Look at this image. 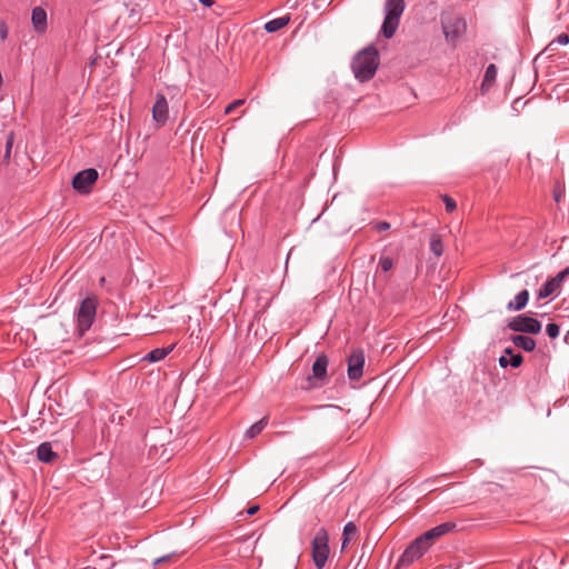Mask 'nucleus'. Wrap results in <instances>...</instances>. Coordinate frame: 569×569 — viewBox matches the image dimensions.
Listing matches in <instances>:
<instances>
[{
	"label": "nucleus",
	"mask_w": 569,
	"mask_h": 569,
	"mask_svg": "<svg viewBox=\"0 0 569 569\" xmlns=\"http://www.w3.org/2000/svg\"><path fill=\"white\" fill-rule=\"evenodd\" d=\"M379 57L375 47H368L360 51L352 61V70L361 82L370 80L378 68Z\"/></svg>",
	"instance_id": "1"
},
{
	"label": "nucleus",
	"mask_w": 569,
	"mask_h": 569,
	"mask_svg": "<svg viewBox=\"0 0 569 569\" xmlns=\"http://www.w3.org/2000/svg\"><path fill=\"white\" fill-rule=\"evenodd\" d=\"M405 8L406 3L403 0H386V17L381 27V32L387 39L392 38L396 33Z\"/></svg>",
	"instance_id": "2"
},
{
	"label": "nucleus",
	"mask_w": 569,
	"mask_h": 569,
	"mask_svg": "<svg viewBox=\"0 0 569 569\" xmlns=\"http://www.w3.org/2000/svg\"><path fill=\"white\" fill-rule=\"evenodd\" d=\"M329 553V535L325 528H321L317 531L311 542L312 560L318 569H322L326 566Z\"/></svg>",
	"instance_id": "3"
},
{
	"label": "nucleus",
	"mask_w": 569,
	"mask_h": 569,
	"mask_svg": "<svg viewBox=\"0 0 569 569\" xmlns=\"http://www.w3.org/2000/svg\"><path fill=\"white\" fill-rule=\"evenodd\" d=\"M465 20L456 14H447L442 18V29L448 41L455 42L466 32Z\"/></svg>",
	"instance_id": "4"
},
{
	"label": "nucleus",
	"mask_w": 569,
	"mask_h": 569,
	"mask_svg": "<svg viewBox=\"0 0 569 569\" xmlns=\"http://www.w3.org/2000/svg\"><path fill=\"white\" fill-rule=\"evenodd\" d=\"M96 311L97 301L93 298H87L81 302L77 315L79 331L81 335L91 327L96 317Z\"/></svg>",
	"instance_id": "5"
},
{
	"label": "nucleus",
	"mask_w": 569,
	"mask_h": 569,
	"mask_svg": "<svg viewBox=\"0 0 569 569\" xmlns=\"http://www.w3.org/2000/svg\"><path fill=\"white\" fill-rule=\"evenodd\" d=\"M430 548V542H427L422 536L418 537L402 553L399 566H409L415 560L422 557V555Z\"/></svg>",
	"instance_id": "6"
},
{
	"label": "nucleus",
	"mask_w": 569,
	"mask_h": 569,
	"mask_svg": "<svg viewBox=\"0 0 569 569\" xmlns=\"http://www.w3.org/2000/svg\"><path fill=\"white\" fill-rule=\"evenodd\" d=\"M508 327L513 331L533 335L539 333L541 330V323L537 319L525 315L515 317Z\"/></svg>",
	"instance_id": "7"
},
{
	"label": "nucleus",
	"mask_w": 569,
	"mask_h": 569,
	"mask_svg": "<svg viewBox=\"0 0 569 569\" xmlns=\"http://www.w3.org/2000/svg\"><path fill=\"white\" fill-rule=\"evenodd\" d=\"M98 179V171L96 169H84L80 172H78L72 180L73 188L81 192V193H88L91 190L92 184Z\"/></svg>",
	"instance_id": "8"
},
{
	"label": "nucleus",
	"mask_w": 569,
	"mask_h": 569,
	"mask_svg": "<svg viewBox=\"0 0 569 569\" xmlns=\"http://www.w3.org/2000/svg\"><path fill=\"white\" fill-rule=\"evenodd\" d=\"M365 365V353L360 349H356L348 358V377L350 380H359L362 377Z\"/></svg>",
	"instance_id": "9"
},
{
	"label": "nucleus",
	"mask_w": 569,
	"mask_h": 569,
	"mask_svg": "<svg viewBox=\"0 0 569 569\" xmlns=\"http://www.w3.org/2000/svg\"><path fill=\"white\" fill-rule=\"evenodd\" d=\"M569 276V267L560 271L555 278L548 280L545 286L539 290L538 298L545 299L551 295L557 293L565 279Z\"/></svg>",
	"instance_id": "10"
},
{
	"label": "nucleus",
	"mask_w": 569,
	"mask_h": 569,
	"mask_svg": "<svg viewBox=\"0 0 569 569\" xmlns=\"http://www.w3.org/2000/svg\"><path fill=\"white\" fill-rule=\"evenodd\" d=\"M169 116L168 102L163 94H158L152 107V119L159 127L163 126Z\"/></svg>",
	"instance_id": "11"
},
{
	"label": "nucleus",
	"mask_w": 569,
	"mask_h": 569,
	"mask_svg": "<svg viewBox=\"0 0 569 569\" xmlns=\"http://www.w3.org/2000/svg\"><path fill=\"white\" fill-rule=\"evenodd\" d=\"M328 358L326 355H320L317 357L316 361L312 365V377H308L307 381L309 382L308 388L312 386L311 380H323L327 376L328 368Z\"/></svg>",
	"instance_id": "12"
},
{
	"label": "nucleus",
	"mask_w": 569,
	"mask_h": 569,
	"mask_svg": "<svg viewBox=\"0 0 569 569\" xmlns=\"http://www.w3.org/2000/svg\"><path fill=\"white\" fill-rule=\"evenodd\" d=\"M455 523L452 522H445V523H441L428 531H426L423 535H421L423 537V539L427 540V542H430V545L432 543L433 540L442 537L443 535L450 532L453 528H455Z\"/></svg>",
	"instance_id": "13"
},
{
	"label": "nucleus",
	"mask_w": 569,
	"mask_h": 569,
	"mask_svg": "<svg viewBox=\"0 0 569 569\" xmlns=\"http://www.w3.org/2000/svg\"><path fill=\"white\" fill-rule=\"evenodd\" d=\"M31 20L37 31L43 32L47 29V12L41 7H36L32 10Z\"/></svg>",
	"instance_id": "14"
},
{
	"label": "nucleus",
	"mask_w": 569,
	"mask_h": 569,
	"mask_svg": "<svg viewBox=\"0 0 569 569\" xmlns=\"http://www.w3.org/2000/svg\"><path fill=\"white\" fill-rule=\"evenodd\" d=\"M358 537V528L357 526L350 521L348 522L345 528H343V532H342V545H341V550H346L350 542L356 540Z\"/></svg>",
	"instance_id": "15"
},
{
	"label": "nucleus",
	"mask_w": 569,
	"mask_h": 569,
	"mask_svg": "<svg viewBox=\"0 0 569 569\" xmlns=\"http://www.w3.org/2000/svg\"><path fill=\"white\" fill-rule=\"evenodd\" d=\"M172 349L173 346L153 349L143 357V360L148 362H158L166 358Z\"/></svg>",
	"instance_id": "16"
},
{
	"label": "nucleus",
	"mask_w": 569,
	"mask_h": 569,
	"mask_svg": "<svg viewBox=\"0 0 569 569\" xmlns=\"http://www.w3.org/2000/svg\"><path fill=\"white\" fill-rule=\"evenodd\" d=\"M37 456L43 462H51L57 458V453L52 451L51 445L48 442H43L38 447Z\"/></svg>",
	"instance_id": "17"
},
{
	"label": "nucleus",
	"mask_w": 569,
	"mask_h": 569,
	"mask_svg": "<svg viewBox=\"0 0 569 569\" xmlns=\"http://www.w3.org/2000/svg\"><path fill=\"white\" fill-rule=\"evenodd\" d=\"M511 340L516 347L521 348L526 351H532L536 348V341L527 336H513Z\"/></svg>",
	"instance_id": "18"
},
{
	"label": "nucleus",
	"mask_w": 569,
	"mask_h": 569,
	"mask_svg": "<svg viewBox=\"0 0 569 569\" xmlns=\"http://www.w3.org/2000/svg\"><path fill=\"white\" fill-rule=\"evenodd\" d=\"M528 300H529L528 290H522L516 296L513 301H510L508 303V309L509 310H521L526 307Z\"/></svg>",
	"instance_id": "19"
},
{
	"label": "nucleus",
	"mask_w": 569,
	"mask_h": 569,
	"mask_svg": "<svg viewBox=\"0 0 569 569\" xmlns=\"http://www.w3.org/2000/svg\"><path fill=\"white\" fill-rule=\"evenodd\" d=\"M506 353L510 356V358H507V356H502L499 359V363L501 367H507L510 365L513 368H518L522 362V356L521 355H513L511 349H507Z\"/></svg>",
	"instance_id": "20"
},
{
	"label": "nucleus",
	"mask_w": 569,
	"mask_h": 569,
	"mask_svg": "<svg viewBox=\"0 0 569 569\" xmlns=\"http://www.w3.org/2000/svg\"><path fill=\"white\" fill-rule=\"evenodd\" d=\"M289 21H290V18L288 16L280 17V18L268 21L264 24V29L267 32H276V31L282 29L283 27H286L289 23Z\"/></svg>",
	"instance_id": "21"
},
{
	"label": "nucleus",
	"mask_w": 569,
	"mask_h": 569,
	"mask_svg": "<svg viewBox=\"0 0 569 569\" xmlns=\"http://www.w3.org/2000/svg\"><path fill=\"white\" fill-rule=\"evenodd\" d=\"M268 425V418L263 417L258 422L253 423L246 432V436L250 439L258 436Z\"/></svg>",
	"instance_id": "22"
},
{
	"label": "nucleus",
	"mask_w": 569,
	"mask_h": 569,
	"mask_svg": "<svg viewBox=\"0 0 569 569\" xmlns=\"http://www.w3.org/2000/svg\"><path fill=\"white\" fill-rule=\"evenodd\" d=\"M496 77H497V68L495 64H489L487 67V70H486V73H485V77H483V81H482V89L486 88V87H490L495 80H496Z\"/></svg>",
	"instance_id": "23"
},
{
	"label": "nucleus",
	"mask_w": 569,
	"mask_h": 569,
	"mask_svg": "<svg viewBox=\"0 0 569 569\" xmlns=\"http://www.w3.org/2000/svg\"><path fill=\"white\" fill-rule=\"evenodd\" d=\"M430 249L437 256L440 257L443 252V244L439 234L433 233L430 238Z\"/></svg>",
	"instance_id": "24"
},
{
	"label": "nucleus",
	"mask_w": 569,
	"mask_h": 569,
	"mask_svg": "<svg viewBox=\"0 0 569 569\" xmlns=\"http://www.w3.org/2000/svg\"><path fill=\"white\" fill-rule=\"evenodd\" d=\"M568 42H569V37H568V34H566V33H561V34H559L555 40H552V41L548 44V47L546 48V50H550V51H552V50H555V48H553V47H556V46H565V44H567Z\"/></svg>",
	"instance_id": "25"
},
{
	"label": "nucleus",
	"mask_w": 569,
	"mask_h": 569,
	"mask_svg": "<svg viewBox=\"0 0 569 569\" xmlns=\"http://www.w3.org/2000/svg\"><path fill=\"white\" fill-rule=\"evenodd\" d=\"M13 142H14V136H13L12 132H10L8 134V137H7L6 152H4V156H3V160H4L6 163H8L10 161L11 150H12Z\"/></svg>",
	"instance_id": "26"
},
{
	"label": "nucleus",
	"mask_w": 569,
	"mask_h": 569,
	"mask_svg": "<svg viewBox=\"0 0 569 569\" xmlns=\"http://www.w3.org/2000/svg\"><path fill=\"white\" fill-rule=\"evenodd\" d=\"M379 267L385 271H389L393 267V261L389 257H381L379 261Z\"/></svg>",
	"instance_id": "27"
},
{
	"label": "nucleus",
	"mask_w": 569,
	"mask_h": 569,
	"mask_svg": "<svg viewBox=\"0 0 569 569\" xmlns=\"http://www.w3.org/2000/svg\"><path fill=\"white\" fill-rule=\"evenodd\" d=\"M546 331L550 338H557L559 336V326L556 323H549Z\"/></svg>",
	"instance_id": "28"
},
{
	"label": "nucleus",
	"mask_w": 569,
	"mask_h": 569,
	"mask_svg": "<svg viewBox=\"0 0 569 569\" xmlns=\"http://www.w3.org/2000/svg\"><path fill=\"white\" fill-rule=\"evenodd\" d=\"M244 103V100L243 99H238V100H234L233 102H231L229 106H227L226 110H224V113L226 114H230L234 109L239 108L240 106H242Z\"/></svg>",
	"instance_id": "29"
},
{
	"label": "nucleus",
	"mask_w": 569,
	"mask_h": 569,
	"mask_svg": "<svg viewBox=\"0 0 569 569\" xmlns=\"http://www.w3.org/2000/svg\"><path fill=\"white\" fill-rule=\"evenodd\" d=\"M443 202L447 211L452 212L457 208L456 201L449 196H443Z\"/></svg>",
	"instance_id": "30"
},
{
	"label": "nucleus",
	"mask_w": 569,
	"mask_h": 569,
	"mask_svg": "<svg viewBox=\"0 0 569 569\" xmlns=\"http://www.w3.org/2000/svg\"><path fill=\"white\" fill-rule=\"evenodd\" d=\"M176 557L174 553H170V555H167V556H163V557H160V558H157L154 561H153V565L154 566H158L162 562H168L170 561L171 559H173Z\"/></svg>",
	"instance_id": "31"
},
{
	"label": "nucleus",
	"mask_w": 569,
	"mask_h": 569,
	"mask_svg": "<svg viewBox=\"0 0 569 569\" xmlns=\"http://www.w3.org/2000/svg\"><path fill=\"white\" fill-rule=\"evenodd\" d=\"M8 32H9V29H8L7 23L4 21H0V38L2 40H6L8 37Z\"/></svg>",
	"instance_id": "32"
},
{
	"label": "nucleus",
	"mask_w": 569,
	"mask_h": 569,
	"mask_svg": "<svg viewBox=\"0 0 569 569\" xmlns=\"http://www.w3.org/2000/svg\"><path fill=\"white\" fill-rule=\"evenodd\" d=\"M375 229L378 231V232H382V231H386L388 229H390V223L387 222V221H381V222H378L375 224Z\"/></svg>",
	"instance_id": "33"
},
{
	"label": "nucleus",
	"mask_w": 569,
	"mask_h": 569,
	"mask_svg": "<svg viewBox=\"0 0 569 569\" xmlns=\"http://www.w3.org/2000/svg\"><path fill=\"white\" fill-rule=\"evenodd\" d=\"M259 510V506H251L248 510H247V513L252 516L254 515L257 511Z\"/></svg>",
	"instance_id": "34"
},
{
	"label": "nucleus",
	"mask_w": 569,
	"mask_h": 569,
	"mask_svg": "<svg viewBox=\"0 0 569 569\" xmlns=\"http://www.w3.org/2000/svg\"><path fill=\"white\" fill-rule=\"evenodd\" d=\"M203 6L211 7L213 4V0H199Z\"/></svg>",
	"instance_id": "35"
}]
</instances>
